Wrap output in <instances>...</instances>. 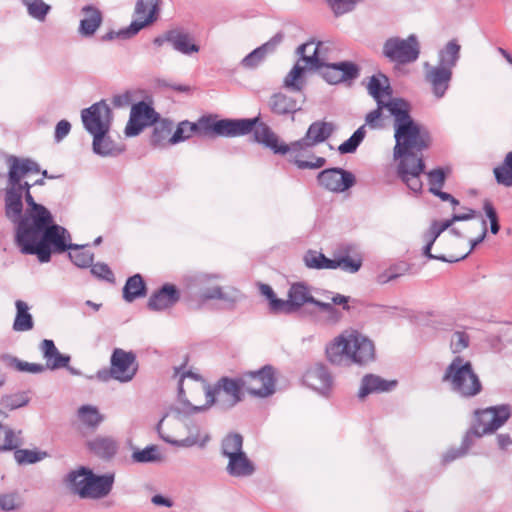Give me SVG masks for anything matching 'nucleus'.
I'll return each mask as SVG.
<instances>
[{
	"label": "nucleus",
	"mask_w": 512,
	"mask_h": 512,
	"mask_svg": "<svg viewBox=\"0 0 512 512\" xmlns=\"http://www.w3.org/2000/svg\"><path fill=\"white\" fill-rule=\"evenodd\" d=\"M394 138L393 157L397 177L413 192L422 190L421 175L425 169L423 151L431 145L429 131L410 115L411 107L406 102L403 109L393 107Z\"/></svg>",
	"instance_id": "1"
},
{
	"label": "nucleus",
	"mask_w": 512,
	"mask_h": 512,
	"mask_svg": "<svg viewBox=\"0 0 512 512\" xmlns=\"http://www.w3.org/2000/svg\"><path fill=\"white\" fill-rule=\"evenodd\" d=\"M24 196L28 208L15 228V242L21 253L36 255L39 262L47 263L53 252L62 253L70 247L66 243L69 232L54 223L51 212L36 203L30 191Z\"/></svg>",
	"instance_id": "2"
},
{
	"label": "nucleus",
	"mask_w": 512,
	"mask_h": 512,
	"mask_svg": "<svg viewBox=\"0 0 512 512\" xmlns=\"http://www.w3.org/2000/svg\"><path fill=\"white\" fill-rule=\"evenodd\" d=\"M332 122L317 120L310 124L304 137L290 144L280 142L279 137L271 128L262 122H257L253 128L255 140L271 149L275 154L289 153L290 161L298 169H319L326 164L324 157L315 156L312 148L328 140L335 132Z\"/></svg>",
	"instance_id": "3"
},
{
	"label": "nucleus",
	"mask_w": 512,
	"mask_h": 512,
	"mask_svg": "<svg viewBox=\"0 0 512 512\" xmlns=\"http://www.w3.org/2000/svg\"><path fill=\"white\" fill-rule=\"evenodd\" d=\"M206 408L205 405L193 406L189 402L171 406L157 425L159 436L176 447L204 448L210 441V435L201 422L191 418V414Z\"/></svg>",
	"instance_id": "4"
},
{
	"label": "nucleus",
	"mask_w": 512,
	"mask_h": 512,
	"mask_svg": "<svg viewBox=\"0 0 512 512\" xmlns=\"http://www.w3.org/2000/svg\"><path fill=\"white\" fill-rule=\"evenodd\" d=\"M325 354L329 363L335 366H362L374 360L375 347L357 330H345L326 345Z\"/></svg>",
	"instance_id": "5"
},
{
	"label": "nucleus",
	"mask_w": 512,
	"mask_h": 512,
	"mask_svg": "<svg viewBox=\"0 0 512 512\" xmlns=\"http://www.w3.org/2000/svg\"><path fill=\"white\" fill-rule=\"evenodd\" d=\"M259 117L252 119H222L212 120L209 117H201L196 123L187 120L178 124L174 133L168 139L171 145L183 142L197 133L206 137L223 136L236 137L252 132Z\"/></svg>",
	"instance_id": "6"
},
{
	"label": "nucleus",
	"mask_w": 512,
	"mask_h": 512,
	"mask_svg": "<svg viewBox=\"0 0 512 512\" xmlns=\"http://www.w3.org/2000/svg\"><path fill=\"white\" fill-rule=\"evenodd\" d=\"M508 405L490 407L475 411V422L467 431L459 448L448 450L443 456V462L449 463L467 454L473 444V438H479L500 428L510 417Z\"/></svg>",
	"instance_id": "7"
},
{
	"label": "nucleus",
	"mask_w": 512,
	"mask_h": 512,
	"mask_svg": "<svg viewBox=\"0 0 512 512\" xmlns=\"http://www.w3.org/2000/svg\"><path fill=\"white\" fill-rule=\"evenodd\" d=\"M442 381L449 384L453 392L465 398L474 397L482 390V384L473 370L472 363L461 356H456L447 366Z\"/></svg>",
	"instance_id": "8"
},
{
	"label": "nucleus",
	"mask_w": 512,
	"mask_h": 512,
	"mask_svg": "<svg viewBox=\"0 0 512 512\" xmlns=\"http://www.w3.org/2000/svg\"><path fill=\"white\" fill-rule=\"evenodd\" d=\"M221 279H223V276L219 273L196 272L186 276L185 283L189 289H197L203 300H220L229 306H233L241 300L242 294L232 286L212 285L213 281Z\"/></svg>",
	"instance_id": "9"
},
{
	"label": "nucleus",
	"mask_w": 512,
	"mask_h": 512,
	"mask_svg": "<svg viewBox=\"0 0 512 512\" xmlns=\"http://www.w3.org/2000/svg\"><path fill=\"white\" fill-rule=\"evenodd\" d=\"M407 101L403 99H396L388 104H377V108L370 111L365 117V124L360 126L349 139L344 141L338 150L341 154L353 153L363 141L366 135V126L371 129H381L384 126L383 111H387L389 116L393 117V107L403 109Z\"/></svg>",
	"instance_id": "10"
},
{
	"label": "nucleus",
	"mask_w": 512,
	"mask_h": 512,
	"mask_svg": "<svg viewBox=\"0 0 512 512\" xmlns=\"http://www.w3.org/2000/svg\"><path fill=\"white\" fill-rule=\"evenodd\" d=\"M139 364L133 351L115 348L110 357L108 370L97 372V378L108 381L110 378L120 383H128L134 379L138 372Z\"/></svg>",
	"instance_id": "11"
},
{
	"label": "nucleus",
	"mask_w": 512,
	"mask_h": 512,
	"mask_svg": "<svg viewBox=\"0 0 512 512\" xmlns=\"http://www.w3.org/2000/svg\"><path fill=\"white\" fill-rule=\"evenodd\" d=\"M203 390L206 396V407L217 403L222 408H231L242 400L244 386L241 377L236 379L223 377L213 388L203 383Z\"/></svg>",
	"instance_id": "12"
},
{
	"label": "nucleus",
	"mask_w": 512,
	"mask_h": 512,
	"mask_svg": "<svg viewBox=\"0 0 512 512\" xmlns=\"http://www.w3.org/2000/svg\"><path fill=\"white\" fill-rule=\"evenodd\" d=\"M158 10L159 0H137L135 19L129 27L117 32L110 31L103 36V40L109 41L115 38H130L136 35L142 28L156 20Z\"/></svg>",
	"instance_id": "13"
},
{
	"label": "nucleus",
	"mask_w": 512,
	"mask_h": 512,
	"mask_svg": "<svg viewBox=\"0 0 512 512\" xmlns=\"http://www.w3.org/2000/svg\"><path fill=\"white\" fill-rule=\"evenodd\" d=\"M382 52L391 62L408 64L418 59L420 46L414 34L409 35L406 39L391 37L385 41Z\"/></svg>",
	"instance_id": "14"
},
{
	"label": "nucleus",
	"mask_w": 512,
	"mask_h": 512,
	"mask_svg": "<svg viewBox=\"0 0 512 512\" xmlns=\"http://www.w3.org/2000/svg\"><path fill=\"white\" fill-rule=\"evenodd\" d=\"M244 390L250 395L265 398L275 392L274 369L266 365L257 371H249L242 376Z\"/></svg>",
	"instance_id": "15"
},
{
	"label": "nucleus",
	"mask_w": 512,
	"mask_h": 512,
	"mask_svg": "<svg viewBox=\"0 0 512 512\" xmlns=\"http://www.w3.org/2000/svg\"><path fill=\"white\" fill-rule=\"evenodd\" d=\"M81 119L86 131L93 137L108 133L111 127L112 114L110 107L100 101L89 108L83 109Z\"/></svg>",
	"instance_id": "16"
},
{
	"label": "nucleus",
	"mask_w": 512,
	"mask_h": 512,
	"mask_svg": "<svg viewBox=\"0 0 512 512\" xmlns=\"http://www.w3.org/2000/svg\"><path fill=\"white\" fill-rule=\"evenodd\" d=\"M333 46L329 42L308 41L297 48V54L310 70H318L334 59Z\"/></svg>",
	"instance_id": "17"
},
{
	"label": "nucleus",
	"mask_w": 512,
	"mask_h": 512,
	"mask_svg": "<svg viewBox=\"0 0 512 512\" xmlns=\"http://www.w3.org/2000/svg\"><path fill=\"white\" fill-rule=\"evenodd\" d=\"M303 383L323 397H330L334 388V377L323 363L311 365L303 374Z\"/></svg>",
	"instance_id": "18"
},
{
	"label": "nucleus",
	"mask_w": 512,
	"mask_h": 512,
	"mask_svg": "<svg viewBox=\"0 0 512 512\" xmlns=\"http://www.w3.org/2000/svg\"><path fill=\"white\" fill-rule=\"evenodd\" d=\"M453 77V70L440 66L424 64V79L430 86L433 96L440 100L445 97L449 90L450 83Z\"/></svg>",
	"instance_id": "19"
},
{
	"label": "nucleus",
	"mask_w": 512,
	"mask_h": 512,
	"mask_svg": "<svg viewBox=\"0 0 512 512\" xmlns=\"http://www.w3.org/2000/svg\"><path fill=\"white\" fill-rule=\"evenodd\" d=\"M317 181L324 189L342 193L351 188L355 182V176L342 168H328L317 175Z\"/></svg>",
	"instance_id": "20"
},
{
	"label": "nucleus",
	"mask_w": 512,
	"mask_h": 512,
	"mask_svg": "<svg viewBox=\"0 0 512 512\" xmlns=\"http://www.w3.org/2000/svg\"><path fill=\"white\" fill-rule=\"evenodd\" d=\"M323 79L329 84H340L351 82L358 78L359 67L350 61H341L337 63H328L318 69Z\"/></svg>",
	"instance_id": "21"
},
{
	"label": "nucleus",
	"mask_w": 512,
	"mask_h": 512,
	"mask_svg": "<svg viewBox=\"0 0 512 512\" xmlns=\"http://www.w3.org/2000/svg\"><path fill=\"white\" fill-rule=\"evenodd\" d=\"M156 118V112L147 103L141 101L134 104L131 108L129 121L125 128L126 136H137L146 126L153 124Z\"/></svg>",
	"instance_id": "22"
},
{
	"label": "nucleus",
	"mask_w": 512,
	"mask_h": 512,
	"mask_svg": "<svg viewBox=\"0 0 512 512\" xmlns=\"http://www.w3.org/2000/svg\"><path fill=\"white\" fill-rule=\"evenodd\" d=\"M114 481V473L96 475L90 470L86 485L81 489V498L102 499L106 497L111 492Z\"/></svg>",
	"instance_id": "23"
},
{
	"label": "nucleus",
	"mask_w": 512,
	"mask_h": 512,
	"mask_svg": "<svg viewBox=\"0 0 512 512\" xmlns=\"http://www.w3.org/2000/svg\"><path fill=\"white\" fill-rule=\"evenodd\" d=\"M332 261L339 263L337 269L354 274L362 267V257L356 248L350 244L341 245L333 253Z\"/></svg>",
	"instance_id": "24"
},
{
	"label": "nucleus",
	"mask_w": 512,
	"mask_h": 512,
	"mask_svg": "<svg viewBox=\"0 0 512 512\" xmlns=\"http://www.w3.org/2000/svg\"><path fill=\"white\" fill-rule=\"evenodd\" d=\"M180 299L175 285L166 283L149 298L147 306L152 311H163L173 307Z\"/></svg>",
	"instance_id": "25"
},
{
	"label": "nucleus",
	"mask_w": 512,
	"mask_h": 512,
	"mask_svg": "<svg viewBox=\"0 0 512 512\" xmlns=\"http://www.w3.org/2000/svg\"><path fill=\"white\" fill-rule=\"evenodd\" d=\"M367 91L377 104H388L397 99L392 97V88L389 78L382 73L372 75L369 78Z\"/></svg>",
	"instance_id": "26"
},
{
	"label": "nucleus",
	"mask_w": 512,
	"mask_h": 512,
	"mask_svg": "<svg viewBox=\"0 0 512 512\" xmlns=\"http://www.w3.org/2000/svg\"><path fill=\"white\" fill-rule=\"evenodd\" d=\"M283 38L284 34L282 32L276 33L269 41L246 55L242 59L241 65L249 69L256 68L265 59L268 53H272L276 49Z\"/></svg>",
	"instance_id": "27"
},
{
	"label": "nucleus",
	"mask_w": 512,
	"mask_h": 512,
	"mask_svg": "<svg viewBox=\"0 0 512 512\" xmlns=\"http://www.w3.org/2000/svg\"><path fill=\"white\" fill-rule=\"evenodd\" d=\"M40 351L45 360L46 368L49 370H58L67 367L71 357L59 352L53 340L44 339L40 344Z\"/></svg>",
	"instance_id": "28"
},
{
	"label": "nucleus",
	"mask_w": 512,
	"mask_h": 512,
	"mask_svg": "<svg viewBox=\"0 0 512 512\" xmlns=\"http://www.w3.org/2000/svg\"><path fill=\"white\" fill-rule=\"evenodd\" d=\"M39 165L31 159H18L12 157L10 160V169L8 173V183L10 186L19 185V181L29 173H38Z\"/></svg>",
	"instance_id": "29"
},
{
	"label": "nucleus",
	"mask_w": 512,
	"mask_h": 512,
	"mask_svg": "<svg viewBox=\"0 0 512 512\" xmlns=\"http://www.w3.org/2000/svg\"><path fill=\"white\" fill-rule=\"evenodd\" d=\"M226 471L232 477L245 478L254 474L255 465L246 453L242 452L228 459Z\"/></svg>",
	"instance_id": "30"
},
{
	"label": "nucleus",
	"mask_w": 512,
	"mask_h": 512,
	"mask_svg": "<svg viewBox=\"0 0 512 512\" xmlns=\"http://www.w3.org/2000/svg\"><path fill=\"white\" fill-rule=\"evenodd\" d=\"M5 211L6 216L12 222L16 223L17 226L19 221L23 218V203L19 187L9 185L5 195Z\"/></svg>",
	"instance_id": "31"
},
{
	"label": "nucleus",
	"mask_w": 512,
	"mask_h": 512,
	"mask_svg": "<svg viewBox=\"0 0 512 512\" xmlns=\"http://www.w3.org/2000/svg\"><path fill=\"white\" fill-rule=\"evenodd\" d=\"M396 386V381H387L379 376L368 374L362 378L358 397L364 399L367 395L375 392H386Z\"/></svg>",
	"instance_id": "32"
},
{
	"label": "nucleus",
	"mask_w": 512,
	"mask_h": 512,
	"mask_svg": "<svg viewBox=\"0 0 512 512\" xmlns=\"http://www.w3.org/2000/svg\"><path fill=\"white\" fill-rule=\"evenodd\" d=\"M88 447L98 457L109 460L116 455L119 445L113 437L97 436L88 442Z\"/></svg>",
	"instance_id": "33"
},
{
	"label": "nucleus",
	"mask_w": 512,
	"mask_h": 512,
	"mask_svg": "<svg viewBox=\"0 0 512 512\" xmlns=\"http://www.w3.org/2000/svg\"><path fill=\"white\" fill-rule=\"evenodd\" d=\"M271 111L277 115L294 114L301 109L298 101L283 93H276L269 100Z\"/></svg>",
	"instance_id": "34"
},
{
	"label": "nucleus",
	"mask_w": 512,
	"mask_h": 512,
	"mask_svg": "<svg viewBox=\"0 0 512 512\" xmlns=\"http://www.w3.org/2000/svg\"><path fill=\"white\" fill-rule=\"evenodd\" d=\"M166 39L176 51L182 54L189 55L199 51V47L191 42L187 33L171 30L166 33Z\"/></svg>",
	"instance_id": "35"
},
{
	"label": "nucleus",
	"mask_w": 512,
	"mask_h": 512,
	"mask_svg": "<svg viewBox=\"0 0 512 512\" xmlns=\"http://www.w3.org/2000/svg\"><path fill=\"white\" fill-rule=\"evenodd\" d=\"M288 297L295 312H297L306 303L316 306V303L318 302V300L311 295L308 287L303 283H295L291 285L288 291Z\"/></svg>",
	"instance_id": "36"
},
{
	"label": "nucleus",
	"mask_w": 512,
	"mask_h": 512,
	"mask_svg": "<svg viewBox=\"0 0 512 512\" xmlns=\"http://www.w3.org/2000/svg\"><path fill=\"white\" fill-rule=\"evenodd\" d=\"M85 18L80 21L79 32L83 36H92L102 22L101 12L93 6L83 8Z\"/></svg>",
	"instance_id": "37"
},
{
	"label": "nucleus",
	"mask_w": 512,
	"mask_h": 512,
	"mask_svg": "<svg viewBox=\"0 0 512 512\" xmlns=\"http://www.w3.org/2000/svg\"><path fill=\"white\" fill-rule=\"evenodd\" d=\"M93 151L100 156H116L122 153L123 148L116 144L108 133L95 135L92 142Z\"/></svg>",
	"instance_id": "38"
},
{
	"label": "nucleus",
	"mask_w": 512,
	"mask_h": 512,
	"mask_svg": "<svg viewBox=\"0 0 512 512\" xmlns=\"http://www.w3.org/2000/svg\"><path fill=\"white\" fill-rule=\"evenodd\" d=\"M460 50L461 46L458 44L457 40L453 39L449 41L444 48L438 52L437 65L453 70L460 59Z\"/></svg>",
	"instance_id": "39"
},
{
	"label": "nucleus",
	"mask_w": 512,
	"mask_h": 512,
	"mask_svg": "<svg viewBox=\"0 0 512 512\" xmlns=\"http://www.w3.org/2000/svg\"><path fill=\"white\" fill-rule=\"evenodd\" d=\"M16 316L13 322V330L17 332L30 331L34 327L32 315L29 313V306L22 300H16Z\"/></svg>",
	"instance_id": "40"
},
{
	"label": "nucleus",
	"mask_w": 512,
	"mask_h": 512,
	"mask_svg": "<svg viewBox=\"0 0 512 512\" xmlns=\"http://www.w3.org/2000/svg\"><path fill=\"white\" fill-rule=\"evenodd\" d=\"M91 469L80 466L79 468L70 471L64 482L71 492L77 494L81 498V489L86 485L88 473Z\"/></svg>",
	"instance_id": "41"
},
{
	"label": "nucleus",
	"mask_w": 512,
	"mask_h": 512,
	"mask_svg": "<svg viewBox=\"0 0 512 512\" xmlns=\"http://www.w3.org/2000/svg\"><path fill=\"white\" fill-rule=\"evenodd\" d=\"M146 292V285L140 274H135L129 277L123 288V298L127 302H132L136 298L144 296Z\"/></svg>",
	"instance_id": "42"
},
{
	"label": "nucleus",
	"mask_w": 512,
	"mask_h": 512,
	"mask_svg": "<svg viewBox=\"0 0 512 512\" xmlns=\"http://www.w3.org/2000/svg\"><path fill=\"white\" fill-rule=\"evenodd\" d=\"M6 417V414L0 410V419ZM20 431L16 434L8 426L0 424V451H10L22 445Z\"/></svg>",
	"instance_id": "43"
},
{
	"label": "nucleus",
	"mask_w": 512,
	"mask_h": 512,
	"mask_svg": "<svg viewBox=\"0 0 512 512\" xmlns=\"http://www.w3.org/2000/svg\"><path fill=\"white\" fill-rule=\"evenodd\" d=\"M304 263L311 269H337L339 263L332 261V258H327L323 253L309 250L304 255Z\"/></svg>",
	"instance_id": "44"
},
{
	"label": "nucleus",
	"mask_w": 512,
	"mask_h": 512,
	"mask_svg": "<svg viewBox=\"0 0 512 512\" xmlns=\"http://www.w3.org/2000/svg\"><path fill=\"white\" fill-rule=\"evenodd\" d=\"M316 307L319 308L321 315L318 320L324 325L334 326L337 325L343 318L342 312L335 308L329 302L319 301L316 303Z\"/></svg>",
	"instance_id": "45"
},
{
	"label": "nucleus",
	"mask_w": 512,
	"mask_h": 512,
	"mask_svg": "<svg viewBox=\"0 0 512 512\" xmlns=\"http://www.w3.org/2000/svg\"><path fill=\"white\" fill-rule=\"evenodd\" d=\"M70 240L71 236L69 235V239L67 238L66 243L70 247L65 251L72 250V252H69V258L71 261L80 268H87L91 266L93 262V254L89 251L83 250V246L70 243Z\"/></svg>",
	"instance_id": "46"
},
{
	"label": "nucleus",
	"mask_w": 512,
	"mask_h": 512,
	"mask_svg": "<svg viewBox=\"0 0 512 512\" xmlns=\"http://www.w3.org/2000/svg\"><path fill=\"white\" fill-rule=\"evenodd\" d=\"M493 172L498 184L505 187L512 186V151L505 155L502 163L495 167Z\"/></svg>",
	"instance_id": "47"
},
{
	"label": "nucleus",
	"mask_w": 512,
	"mask_h": 512,
	"mask_svg": "<svg viewBox=\"0 0 512 512\" xmlns=\"http://www.w3.org/2000/svg\"><path fill=\"white\" fill-rule=\"evenodd\" d=\"M222 455L226 458H231L243 451V437L238 433H230L222 440L221 444Z\"/></svg>",
	"instance_id": "48"
},
{
	"label": "nucleus",
	"mask_w": 512,
	"mask_h": 512,
	"mask_svg": "<svg viewBox=\"0 0 512 512\" xmlns=\"http://www.w3.org/2000/svg\"><path fill=\"white\" fill-rule=\"evenodd\" d=\"M21 2L26 7L28 15L39 22H44L51 11V6L43 0H21Z\"/></svg>",
	"instance_id": "49"
},
{
	"label": "nucleus",
	"mask_w": 512,
	"mask_h": 512,
	"mask_svg": "<svg viewBox=\"0 0 512 512\" xmlns=\"http://www.w3.org/2000/svg\"><path fill=\"white\" fill-rule=\"evenodd\" d=\"M78 417L84 425L91 428H97L104 419L97 407L92 405L81 406L78 409Z\"/></svg>",
	"instance_id": "50"
},
{
	"label": "nucleus",
	"mask_w": 512,
	"mask_h": 512,
	"mask_svg": "<svg viewBox=\"0 0 512 512\" xmlns=\"http://www.w3.org/2000/svg\"><path fill=\"white\" fill-rule=\"evenodd\" d=\"M173 129V122L169 120H162L154 126L153 134L151 136V143L155 146H160L165 140L168 141Z\"/></svg>",
	"instance_id": "51"
},
{
	"label": "nucleus",
	"mask_w": 512,
	"mask_h": 512,
	"mask_svg": "<svg viewBox=\"0 0 512 512\" xmlns=\"http://www.w3.org/2000/svg\"><path fill=\"white\" fill-rule=\"evenodd\" d=\"M14 458L20 465L34 464L43 460L46 456V452L29 450V449H14Z\"/></svg>",
	"instance_id": "52"
},
{
	"label": "nucleus",
	"mask_w": 512,
	"mask_h": 512,
	"mask_svg": "<svg viewBox=\"0 0 512 512\" xmlns=\"http://www.w3.org/2000/svg\"><path fill=\"white\" fill-rule=\"evenodd\" d=\"M132 459L137 463L156 462L161 460V455L156 445H150L142 450L134 451L132 453Z\"/></svg>",
	"instance_id": "53"
},
{
	"label": "nucleus",
	"mask_w": 512,
	"mask_h": 512,
	"mask_svg": "<svg viewBox=\"0 0 512 512\" xmlns=\"http://www.w3.org/2000/svg\"><path fill=\"white\" fill-rule=\"evenodd\" d=\"M305 67L295 64L292 70L287 74L284 79V86L293 91H300L303 86L302 74Z\"/></svg>",
	"instance_id": "54"
},
{
	"label": "nucleus",
	"mask_w": 512,
	"mask_h": 512,
	"mask_svg": "<svg viewBox=\"0 0 512 512\" xmlns=\"http://www.w3.org/2000/svg\"><path fill=\"white\" fill-rule=\"evenodd\" d=\"M29 402V397L26 392H17L10 395H5L1 398V405L9 410L26 406Z\"/></svg>",
	"instance_id": "55"
},
{
	"label": "nucleus",
	"mask_w": 512,
	"mask_h": 512,
	"mask_svg": "<svg viewBox=\"0 0 512 512\" xmlns=\"http://www.w3.org/2000/svg\"><path fill=\"white\" fill-rule=\"evenodd\" d=\"M428 183L430 185V192L435 194V192L440 191L443 187L446 179V173L442 168H437L431 170L428 174Z\"/></svg>",
	"instance_id": "56"
},
{
	"label": "nucleus",
	"mask_w": 512,
	"mask_h": 512,
	"mask_svg": "<svg viewBox=\"0 0 512 512\" xmlns=\"http://www.w3.org/2000/svg\"><path fill=\"white\" fill-rule=\"evenodd\" d=\"M469 345V336L463 331H456L452 334L450 347L453 353H460Z\"/></svg>",
	"instance_id": "57"
},
{
	"label": "nucleus",
	"mask_w": 512,
	"mask_h": 512,
	"mask_svg": "<svg viewBox=\"0 0 512 512\" xmlns=\"http://www.w3.org/2000/svg\"><path fill=\"white\" fill-rule=\"evenodd\" d=\"M483 210L490 221V231L492 234H497L500 230L497 212L490 200L486 199L483 202Z\"/></svg>",
	"instance_id": "58"
},
{
	"label": "nucleus",
	"mask_w": 512,
	"mask_h": 512,
	"mask_svg": "<svg viewBox=\"0 0 512 512\" xmlns=\"http://www.w3.org/2000/svg\"><path fill=\"white\" fill-rule=\"evenodd\" d=\"M91 273L95 277H97L99 279H102V280H105V281H107L109 283H114L115 282V277H114V274H113L112 270L105 263L98 262V263L93 264L91 266Z\"/></svg>",
	"instance_id": "59"
},
{
	"label": "nucleus",
	"mask_w": 512,
	"mask_h": 512,
	"mask_svg": "<svg viewBox=\"0 0 512 512\" xmlns=\"http://www.w3.org/2000/svg\"><path fill=\"white\" fill-rule=\"evenodd\" d=\"M270 311L275 314H293L295 313L290 299H279L275 297L269 304Z\"/></svg>",
	"instance_id": "60"
},
{
	"label": "nucleus",
	"mask_w": 512,
	"mask_h": 512,
	"mask_svg": "<svg viewBox=\"0 0 512 512\" xmlns=\"http://www.w3.org/2000/svg\"><path fill=\"white\" fill-rule=\"evenodd\" d=\"M174 376L179 378V381H178V394H179V399H180V401L182 403L183 402L182 398L185 395L184 389H183V381H184V379L189 377V378H192V379H195V380H200V376L195 374V373H193V372H191V371H185L183 366L176 367L174 369Z\"/></svg>",
	"instance_id": "61"
},
{
	"label": "nucleus",
	"mask_w": 512,
	"mask_h": 512,
	"mask_svg": "<svg viewBox=\"0 0 512 512\" xmlns=\"http://www.w3.org/2000/svg\"><path fill=\"white\" fill-rule=\"evenodd\" d=\"M13 362L15 363V367L17 368V370L21 372L38 374L44 372L47 369L45 364L43 365L38 363H29L18 360L16 358L13 359Z\"/></svg>",
	"instance_id": "62"
},
{
	"label": "nucleus",
	"mask_w": 512,
	"mask_h": 512,
	"mask_svg": "<svg viewBox=\"0 0 512 512\" xmlns=\"http://www.w3.org/2000/svg\"><path fill=\"white\" fill-rule=\"evenodd\" d=\"M432 246L426 244L423 247V254L428 257L429 259H435L442 262H458L460 260L465 259V255H450L449 257H446L445 255H434L431 253Z\"/></svg>",
	"instance_id": "63"
},
{
	"label": "nucleus",
	"mask_w": 512,
	"mask_h": 512,
	"mask_svg": "<svg viewBox=\"0 0 512 512\" xmlns=\"http://www.w3.org/2000/svg\"><path fill=\"white\" fill-rule=\"evenodd\" d=\"M71 131V124L67 120H61L56 124L54 132L55 142H61Z\"/></svg>",
	"instance_id": "64"
}]
</instances>
